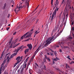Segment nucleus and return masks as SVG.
I'll list each match as a JSON object with an SVG mask.
<instances>
[{"label": "nucleus", "mask_w": 74, "mask_h": 74, "mask_svg": "<svg viewBox=\"0 0 74 74\" xmlns=\"http://www.w3.org/2000/svg\"><path fill=\"white\" fill-rule=\"evenodd\" d=\"M16 32H15L14 33H13V35H16Z\"/></svg>", "instance_id": "a19ab883"}, {"label": "nucleus", "mask_w": 74, "mask_h": 74, "mask_svg": "<svg viewBox=\"0 0 74 74\" xmlns=\"http://www.w3.org/2000/svg\"><path fill=\"white\" fill-rule=\"evenodd\" d=\"M55 36V34H54L51 37H49L48 39H47L46 41L47 42L45 45L44 47H46L47 46H48V44H49L50 43H51L52 42H53V41L55 40V39H56V38H57V37H58L59 36L58 35H57L56 36Z\"/></svg>", "instance_id": "f257e3e1"}, {"label": "nucleus", "mask_w": 74, "mask_h": 74, "mask_svg": "<svg viewBox=\"0 0 74 74\" xmlns=\"http://www.w3.org/2000/svg\"><path fill=\"white\" fill-rule=\"evenodd\" d=\"M43 61L45 62H47V60H46V59H45V58H44V59H43Z\"/></svg>", "instance_id": "2f4dec72"}, {"label": "nucleus", "mask_w": 74, "mask_h": 74, "mask_svg": "<svg viewBox=\"0 0 74 74\" xmlns=\"http://www.w3.org/2000/svg\"><path fill=\"white\" fill-rule=\"evenodd\" d=\"M29 51V48L27 49H26L25 51V54L26 53V52H28Z\"/></svg>", "instance_id": "f3484780"}, {"label": "nucleus", "mask_w": 74, "mask_h": 74, "mask_svg": "<svg viewBox=\"0 0 74 74\" xmlns=\"http://www.w3.org/2000/svg\"><path fill=\"white\" fill-rule=\"evenodd\" d=\"M45 58L46 59H48V58H47V56H45Z\"/></svg>", "instance_id": "bf43d9fd"}, {"label": "nucleus", "mask_w": 74, "mask_h": 74, "mask_svg": "<svg viewBox=\"0 0 74 74\" xmlns=\"http://www.w3.org/2000/svg\"><path fill=\"white\" fill-rule=\"evenodd\" d=\"M18 39H16L14 41V43H13V44L14 45V44H15V43H16V42L17 41H18Z\"/></svg>", "instance_id": "b1692460"}, {"label": "nucleus", "mask_w": 74, "mask_h": 74, "mask_svg": "<svg viewBox=\"0 0 74 74\" xmlns=\"http://www.w3.org/2000/svg\"><path fill=\"white\" fill-rule=\"evenodd\" d=\"M67 17H68V14H67L66 15V18L67 19Z\"/></svg>", "instance_id": "603ef678"}, {"label": "nucleus", "mask_w": 74, "mask_h": 74, "mask_svg": "<svg viewBox=\"0 0 74 74\" xmlns=\"http://www.w3.org/2000/svg\"><path fill=\"white\" fill-rule=\"evenodd\" d=\"M13 57H14V56H13V55L12 54L11 55L10 57V59H11V58H12Z\"/></svg>", "instance_id": "cd10ccee"}, {"label": "nucleus", "mask_w": 74, "mask_h": 74, "mask_svg": "<svg viewBox=\"0 0 74 74\" xmlns=\"http://www.w3.org/2000/svg\"><path fill=\"white\" fill-rule=\"evenodd\" d=\"M20 44V43H18V44H16V45L14 46H13V43H12L11 45L10 46H9L10 48H12L13 47V48H15L16 47H17L18 45H19Z\"/></svg>", "instance_id": "0eeeda50"}, {"label": "nucleus", "mask_w": 74, "mask_h": 74, "mask_svg": "<svg viewBox=\"0 0 74 74\" xmlns=\"http://www.w3.org/2000/svg\"><path fill=\"white\" fill-rule=\"evenodd\" d=\"M68 39H69V40H72L73 39V37L71 36H69Z\"/></svg>", "instance_id": "6ab92c4d"}, {"label": "nucleus", "mask_w": 74, "mask_h": 74, "mask_svg": "<svg viewBox=\"0 0 74 74\" xmlns=\"http://www.w3.org/2000/svg\"><path fill=\"white\" fill-rule=\"evenodd\" d=\"M27 7L28 8H29V3H27Z\"/></svg>", "instance_id": "37998d69"}, {"label": "nucleus", "mask_w": 74, "mask_h": 74, "mask_svg": "<svg viewBox=\"0 0 74 74\" xmlns=\"http://www.w3.org/2000/svg\"><path fill=\"white\" fill-rule=\"evenodd\" d=\"M67 2L69 4H70V0H68Z\"/></svg>", "instance_id": "e433bc0d"}, {"label": "nucleus", "mask_w": 74, "mask_h": 74, "mask_svg": "<svg viewBox=\"0 0 74 74\" xmlns=\"http://www.w3.org/2000/svg\"><path fill=\"white\" fill-rule=\"evenodd\" d=\"M32 33H33L32 32H29V34L28 35H27L26 37L24 38H27V37H28V38H29V37H30V36H31V35H32Z\"/></svg>", "instance_id": "f8f14e48"}, {"label": "nucleus", "mask_w": 74, "mask_h": 74, "mask_svg": "<svg viewBox=\"0 0 74 74\" xmlns=\"http://www.w3.org/2000/svg\"><path fill=\"white\" fill-rule=\"evenodd\" d=\"M5 68L4 67H3L2 69V71H4V70H5Z\"/></svg>", "instance_id": "58836bf2"}, {"label": "nucleus", "mask_w": 74, "mask_h": 74, "mask_svg": "<svg viewBox=\"0 0 74 74\" xmlns=\"http://www.w3.org/2000/svg\"><path fill=\"white\" fill-rule=\"evenodd\" d=\"M53 19V17H51V22L52 21V20Z\"/></svg>", "instance_id": "c9c22d12"}, {"label": "nucleus", "mask_w": 74, "mask_h": 74, "mask_svg": "<svg viewBox=\"0 0 74 74\" xmlns=\"http://www.w3.org/2000/svg\"><path fill=\"white\" fill-rule=\"evenodd\" d=\"M29 40H30V38H29L28 39L25 40H24V41H29Z\"/></svg>", "instance_id": "7c9ffc66"}, {"label": "nucleus", "mask_w": 74, "mask_h": 74, "mask_svg": "<svg viewBox=\"0 0 74 74\" xmlns=\"http://www.w3.org/2000/svg\"><path fill=\"white\" fill-rule=\"evenodd\" d=\"M56 9H55L53 13L52 17H53L54 16H55H55H56Z\"/></svg>", "instance_id": "9d476101"}, {"label": "nucleus", "mask_w": 74, "mask_h": 74, "mask_svg": "<svg viewBox=\"0 0 74 74\" xmlns=\"http://www.w3.org/2000/svg\"><path fill=\"white\" fill-rule=\"evenodd\" d=\"M17 52H18V51H19L20 49H19V48H18V49H17Z\"/></svg>", "instance_id": "8fccbe9b"}, {"label": "nucleus", "mask_w": 74, "mask_h": 74, "mask_svg": "<svg viewBox=\"0 0 74 74\" xmlns=\"http://www.w3.org/2000/svg\"><path fill=\"white\" fill-rule=\"evenodd\" d=\"M13 56H15L17 55V53H14L12 54Z\"/></svg>", "instance_id": "5701e85b"}, {"label": "nucleus", "mask_w": 74, "mask_h": 74, "mask_svg": "<svg viewBox=\"0 0 74 74\" xmlns=\"http://www.w3.org/2000/svg\"><path fill=\"white\" fill-rule=\"evenodd\" d=\"M47 59L48 60V61H49V62H50L51 61V60L50 59V58H48Z\"/></svg>", "instance_id": "4c0bfd02"}, {"label": "nucleus", "mask_w": 74, "mask_h": 74, "mask_svg": "<svg viewBox=\"0 0 74 74\" xmlns=\"http://www.w3.org/2000/svg\"><path fill=\"white\" fill-rule=\"evenodd\" d=\"M10 54V53H7L6 55H5V56H8V55H9V54Z\"/></svg>", "instance_id": "3c124183"}, {"label": "nucleus", "mask_w": 74, "mask_h": 74, "mask_svg": "<svg viewBox=\"0 0 74 74\" xmlns=\"http://www.w3.org/2000/svg\"><path fill=\"white\" fill-rule=\"evenodd\" d=\"M25 3L26 4L29 3V2H27V0H26Z\"/></svg>", "instance_id": "473e14b6"}, {"label": "nucleus", "mask_w": 74, "mask_h": 74, "mask_svg": "<svg viewBox=\"0 0 74 74\" xmlns=\"http://www.w3.org/2000/svg\"><path fill=\"white\" fill-rule=\"evenodd\" d=\"M67 58H68V59H69V60H71V59H70V57L69 56H68L67 57Z\"/></svg>", "instance_id": "49530a36"}, {"label": "nucleus", "mask_w": 74, "mask_h": 74, "mask_svg": "<svg viewBox=\"0 0 74 74\" xmlns=\"http://www.w3.org/2000/svg\"><path fill=\"white\" fill-rule=\"evenodd\" d=\"M55 3H56V4H55V7H56V5H58V4H59V2H58H58H56Z\"/></svg>", "instance_id": "4be33fe9"}, {"label": "nucleus", "mask_w": 74, "mask_h": 74, "mask_svg": "<svg viewBox=\"0 0 74 74\" xmlns=\"http://www.w3.org/2000/svg\"><path fill=\"white\" fill-rule=\"evenodd\" d=\"M24 6H25V5H23V6H21V8H23V7H24Z\"/></svg>", "instance_id": "79ce46f5"}, {"label": "nucleus", "mask_w": 74, "mask_h": 74, "mask_svg": "<svg viewBox=\"0 0 74 74\" xmlns=\"http://www.w3.org/2000/svg\"><path fill=\"white\" fill-rule=\"evenodd\" d=\"M64 42H61V43H60V42H59V43L56 46L57 47H59V45H61V47H62V46H63V45H64Z\"/></svg>", "instance_id": "423d86ee"}, {"label": "nucleus", "mask_w": 74, "mask_h": 74, "mask_svg": "<svg viewBox=\"0 0 74 74\" xmlns=\"http://www.w3.org/2000/svg\"><path fill=\"white\" fill-rule=\"evenodd\" d=\"M35 64H36V66H37L38 67V65L37 63H35Z\"/></svg>", "instance_id": "4d7b16f0"}, {"label": "nucleus", "mask_w": 74, "mask_h": 74, "mask_svg": "<svg viewBox=\"0 0 74 74\" xmlns=\"http://www.w3.org/2000/svg\"><path fill=\"white\" fill-rule=\"evenodd\" d=\"M38 19H37L36 22V23H37L38 22Z\"/></svg>", "instance_id": "13d9d810"}, {"label": "nucleus", "mask_w": 74, "mask_h": 74, "mask_svg": "<svg viewBox=\"0 0 74 74\" xmlns=\"http://www.w3.org/2000/svg\"><path fill=\"white\" fill-rule=\"evenodd\" d=\"M35 55H34L33 56H32V58L31 59V61H32V60H33V59H34V57L35 56Z\"/></svg>", "instance_id": "a211bd4d"}, {"label": "nucleus", "mask_w": 74, "mask_h": 74, "mask_svg": "<svg viewBox=\"0 0 74 74\" xmlns=\"http://www.w3.org/2000/svg\"><path fill=\"white\" fill-rule=\"evenodd\" d=\"M3 57V56H1V57H0V60H1V59H2V58Z\"/></svg>", "instance_id": "052dcab7"}, {"label": "nucleus", "mask_w": 74, "mask_h": 74, "mask_svg": "<svg viewBox=\"0 0 74 74\" xmlns=\"http://www.w3.org/2000/svg\"><path fill=\"white\" fill-rule=\"evenodd\" d=\"M12 42V41L10 40V41H9V45H10V44H11V42Z\"/></svg>", "instance_id": "0e129e2a"}, {"label": "nucleus", "mask_w": 74, "mask_h": 74, "mask_svg": "<svg viewBox=\"0 0 74 74\" xmlns=\"http://www.w3.org/2000/svg\"><path fill=\"white\" fill-rule=\"evenodd\" d=\"M46 69V66H45H45H44V69Z\"/></svg>", "instance_id": "680f3d73"}, {"label": "nucleus", "mask_w": 74, "mask_h": 74, "mask_svg": "<svg viewBox=\"0 0 74 74\" xmlns=\"http://www.w3.org/2000/svg\"><path fill=\"white\" fill-rule=\"evenodd\" d=\"M28 60V59H27H27H26V60L24 62H25V63H26V62H27V61Z\"/></svg>", "instance_id": "6e6d98bb"}, {"label": "nucleus", "mask_w": 74, "mask_h": 74, "mask_svg": "<svg viewBox=\"0 0 74 74\" xmlns=\"http://www.w3.org/2000/svg\"><path fill=\"white\" fill-rule=\"evenodd\" d=\"M20 59H21V57L20 56H18L16 58V60H17V62L14 64V67H15L16 65V64L19 63V62H21V60H20Z\"/></svg>", "instance_id": "f03ea898"}, {"label": "nucleus", "mask_w": 74, "mask_h": 74, "mask_svg": "<svg viewBox=\"0 0 74 74\" xmlns=\"http://www.w3.org/2000/svg\"><path fill=\"white\" fill-rule=\"evenodd\" d=\"M21 71V69H19L18 71H17V72L18 73H19V71Z\"/></svg>", "instance_id": "ea45409f"}, {"label": "nucleus", "mask_w": 74, "mask_h": 74, "mask_svg": "<svg viewBox=\"0 0 74 74\" xmlns=\"http://www.w3.org/2000/svg\"><path fill=\"white\" fill-rule=\"evenodd\" d=\"M65 68L66 69H67V70H69V69H71L67 64H66Z\"/></svg>", "instance_id": "9b49d317"}, {"label": "nucleus", "mask_w": 74, "mask_h": 74, "mask_svg": "<svg viewBox=\"0 0 74 74\" xmlns=\"http://www.w3.org/2000/svg\"><path fill=\"white\" fill-rule=\"evenodd\" d=\"M29 33V32H28L25 33L24 35L21 37V40H23V38H25V37H25V36H26Z\"/></svg>", "instance_id": "6e6552de"}, {"label": "nucleus", "mask_w": 74, "mask_h": 74, "mask_svg": "<svg viewBox=\"0 0 74 74\" xmlns=\"http://www.w3.org/2000/svg\"><path fill=\"white\" fill-rule=\"evenodd\" d=\"M65 3V2H64V0H62V3L63 4V3Z\"/></svg>", "instance_id": "a18cd8bd"}, {"label": "nucleus", "mask_w": 74, "mask_h": 74, "mask_svg": "<svg viewBox=\"0 0 74 74\" xmlns=\"http://www.w3.org/2000/svg\"><path fill=\"white\" fill-rule=\"evenodd\" d=\"M6 3H5L4 5V6H3V9H4L5 8V7H6Z\"/></svg>", "instance_id": "bb28decb"}, {"label": "nucleus", "mask_w": 74, "mask_h": 74, "mask_svg": "<svg viewBox=\"0 0 74 74\" xmlns=\"http://www.w3.org/2000/svg\"><path fill=\"white\" fill-rule=\"evenodd\" d=\"M33 31V29H32L31 31L29 32L30 33H32V32Z\"/></svg>", "instance_id": "f704fd0d"}, {"label": "nucleus", "mask_w": 74, "mask_h": 74, "mask_svg": "<svg viewBox=\"0 0 74 74\" xmlns=\"http://www.w3.org/2000/svg\"><path fill=\"white\" fill-rule=\"evenodd\" d=\"M27 64L26 63L25 65H23V67H22V69L21 70V74H23L24 72H23V70H24V68L25 69L26 67Z\"/></svg>", "instance_id": "7ed1b4c3"}, {"label": "nucleus", "mask_w": 74, "mask_h": 74, "mask_svg": "<svg viewBox=\"0 0 74 74\" xmlns=\"http://www.w3.org/2000/svg\"><path fill=\"white\" fill-rule=\"evenodd\" d=\"M20 8H21V7H18V6H17V8H16L14 10V11L16 14H17L20 11Z\"/></svg>", "instance_id": "20e7f679"}, {"label": "nucleus", "mask_w": 74, "mask_h": 74, "mask_svg": "<svg viewBox=\"0 0 74 74\" xmlns=\"http://www.w3.org/2000/svg\"><path fill=\"white\" fill-rule=\"evenodd\" d=\"M5 62H6V60H4L1 65V67H0V71H2V69H3V66H4V64L5 63Z\"/></svg>", "instance_id": "39448f33"}, {"label": "nucleus", "mask_w": 74, "mask_h": 74, "mask_svg": "<svg viewBox=\"0 0 74 74\" xmlns=\"http://www.w3.org/2000/svg\"><path fill=\"white\" fill-rule=\"evenodd\" d=\"M53 0H51V4L52 6V5H53Z\"/></svg>", "instance_id": "72a5a7b5"}, {"label": "nucleus", "mask_w": 74, "mask_h": 74, "mask_svg": "<svg viewBox=\"0 0 74 74\" xmlns=\"http://www.w3.org/2000/svg\"><path fill=\"white\" fill-rule=\"evenodd\" d=\"M7 59L8 60H7V62H8H8H9V61L10 60V56H8L7 57Z\"/></svg>", "instance_id": "dca6fc26"}, {"label": "nucleus", "mask_w": 74, "mask_h": 74, "mask_svg": "<svg viewBox=\"0 0 74 74\" xmlns=\"http://www.w3.org/2000/svg\"><path fill=\"white\" fill-rule=\"evenodd\" d=\"M48 50L49 51H51L52 52H54V51L50 49H49Z\"/></svg>", "instance_id": "c85d7f7f"}, {"label": "nucleus", "mask_w": 74, "mask_h": 74, "mask_svg": "<svg viewBox=\"0 0 74 74\" xmlns=\"http://www.w3.org/2000/svg\"><path fill=\"white\" fill-rule=\"evenodd\" d=\"M38 49H39V47H38V49H37V50L35 51V52L34 54V55H35V56H36V54L37 53V52H38Z\"/></svg>", "instance_id": "ddd939ff"}, {"label": "nucleus", "mask_w": 74, "mask_h": 74, "mask_svg": "<svg viewBox=\"0 0 74 74\" xmlns=\"http://www.w3.org/2000/svg\"><path fill=\"white\" fill-rule=\"evenodd\" d=\"M56 58L57 59V60H56V59L54 58L53 60V63H54V61H57L58 60V58L56 57Z\"/></svg>", "instance_id": "aec40b11"}, {"label": "nucleus", "mask_w": 74, "mask_h": 74, "mask_svg": "<svg viewBox=\"0 0 74 74\" xmlns=\"http://www.w3.org/2000/svg\"><path fill=\"white\" fill-rule=\"evenodd\" d=\"M72 30L73 31H74V28L73 27H72Z\"/></svg>", "instance_id": "774afa93"}, {"label": "nucleus", "mask_w": 74, "mask_h": 74, "mask_svg": "<svg viewBox=\"0 0 74 74\" xmlns=\"http://www.w3.org/2000/svg\"><path fill=\"white\" fill-rule=\"evenodd\" d=\"M8 62H7L6 63H5V66L4 67L5 68H6L7 67V65H8Z\"/></svg>", "instance_id": "4468645a"}, {"label": "nucleus", "mask_w": 74, "mask_h": 74, "mask_svg": "<svg viewBox=\"0 0 74 74\" xmlns=\"http://www.w3.org/2000/svg\"><path fill=\"white\" fill-rule=\"evenodd\" d=\"M25 48V47H24V46H23V45H22L21 46V47H19V48L20 49H23V48Z\"/></svg>", "instance_id": "2eb2a0df"}, {"label": "nucleus", "mask_w": 74, "mask_h": 74, "mask_svg": "<svg viewBox=\"0 0 74 74\" xmlns=\"http://www.w3.org/2000/svg\"><path fill=\"white\" fill-rule=\"evenodd\" d=\"M15 52H16V53H18V51H17V49L15 50Z\"/></svg>", "instance_id": "09e8293b"}, {"label": "nucleus", "mask_w": 74, "mask_h": 74, "mask_svg": "<svg viewBox=\"0 0 74 74\" xmlns=\"http://www.w3.org/2000/svg\"><path fill=\"white\" fill-rule=\"evenodd\" d=\"M50 53V55L51 56H53V53Z\"/></svg>", "instance_id": "c756f323"}, {"label": "nucleus", "mask_w": 74, "mask_h": 74, "mask_svg": "<svg viewBox=\"0 0 74 74\" xmlns=\"http://www.w3.org/2000/svg\"><path fill=\"white\" fill-rule=\"evenodd\" d=\"M54 55H55V56H56L57 55V53L56 52V51H55L54 52Z\"/></svg>", "instance_id": "a878e982"}, {"label": "nucleus", "mask_w": 74, "mask_h": 74, "mask_svg": "<svg viewBox=\"0 0 74 74\" xmlns=\"http://www.w3.org/2000/svg\"><path fill=\"white\" fill-rule=\"evenodd\" d=\"M48 31H49V29H48L47 31V32H46V34H48Z\"/></svg>", "instance_id": "69168bd1"}, {"label": "nucleus", "mask_w": 74, "mask_h": 74, "mask_svg": "<svg viewBox=\"0 0 74 74\" xmlns=\"http://www.w3.org/2000/svg\"><path fill=\"white\" fill-rule=\"evenodd\" d=\"M10 14H8V18L10 17Z\"/></svg>", "instance_id": "864d4df0"}, {"label": "nucleus", "mask_w": 74, "mask_h": 74, "mask_svg": "<svg viewBox=\"0 0 74 74\" xmlns=\"http://www.w3.org/2000/svg\"><path fill=\"white\" fill-rule=\"evenodd\" d=\"M73 63L74 64V61H72L71 63V64H73Z\"/></svg>", "instance_id": "c03bdc74"}, {"label": "nucleus", "mask_w": 74, "mask_h": 74, "mask_svg": "<svg viewBox=\"0 0 74 74\" xmlns=\"http://www.w3.org/2000/svg\"><path fill=\"white\" fill-rule=\"evenodd\" d=\"M27 46L28 47L29 49L30 50H31L32 49V45L31 44H27Z\"/></svg>", "instance_id": "1a4fd4ad"}, {"label": "nucleus", "mask_w": 74, "mask_h": 74, "mask_svg": "<svg viewBox=\"0 0 74 74\" xmlns=\"http://www.w3.org/2000/svg\"><path fill=\"white\" fill-rule=\"evenodd\" d=\"M29 73L30 74H32V73L30 71V70H29Z\"/></svg>", "instance_id": "e2e57ef3"}, {"label": "nucleus", "mask_w": 74, "mask_h": 74, "mask_svg": "<svg viewBox=\"0 0 74 74\" xmlns=\"http://www.w3.org/2000/svg\"><path fill=\"white\" fill-rule=\"evenodd\" d=\"M37 34H38V30H37L35 32V33H34L35 35H37Z\"/></svg>", "instance_id": "412c9836"}, {"label": "nucleus", "mask_w": 74, "mask_h": 74, "mask_svg": "<svg viewBox=\"0 0 74 74\" xmlns=\"http://www.w3.org/2000/svg\"><path fill=\"white\" fill-rule=\"evenodd\" d=\"M29 65H30V63H28V64L27 65V69L26 70H27V69H28V67H29Z\"/></svg>", "instance_id": "393cba45"}, {"label": "nucleus", "mask_w": 74, "mask_h": 74, "mask_svg": "<svg viewBox=\"0 0 74 74\" xmlns=\"http://www.w3.org/2000/svg\"><path fill=\"white\" fill-rule=\"evenodd\" d=\"M10 29V28H9L8 27V28H6L7 30L8 31V29Z\"/></svg>", "instance_id": "5fc2aeb1"}, {"label": "nucleus", "mask_w": 74, "mask_h": 74, "mask_svg": "<svg viewBox=\"0 0 74 74\" xmlns=\"http://www.w3.org/2000/svg\"><path fill=\"white\" fill-rule=\"evenodd\" d=\"M59 52H62V51L61 49H60Z\"/></svg>", "instance_id": "de8ad7c7"}, {"label": "nucleus", "mask_w": 74, "mask_h": 74, "mask_svg": "<svg viewBox=\"0 0 74 74\" xmlns=\"http://www.w3.org/2000/svg\"><path fill=\"white\" fill-rule=\"evenodd\" d=\"M22 67H23V65H21V66L20 67V69H21V68H22Z\"/></svg>", "instance_id": "338daca9"}]
</instances>
